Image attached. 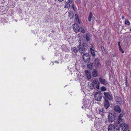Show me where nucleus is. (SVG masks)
Returning a JSON list of instances; mask_svg holds the SVG:
<instances>
[{"label": "nucleus", "instance_id": "f257e3e1", "mask_svg": "<svg viewBox=\"0 0 131 131\" xmlns=\"http://www.w3.org/2000/svg\"><path fill=\"white\" fill-rule=\"evenodd\" d=\"M78 46L79 47L78 48V50L79 52L81 54L85 53V52L87 50V44L84 42L82 43V44L81 43H80Z\"/></svg>", "mask_w": 131, "mask_h": 131}, {"label": "nucleus", "instance_id": "f03ea898", "mask_svg": "<svg viewBox=\"0 0 131 131\" xmlns=\"http://www.w3.org/2000/svg\"><path fill=\"white\" fill-rule=\"evenodd\" d=\"M103 94L104 96H103V97L105 100L111 101L113 100V97L110 92H105Z\"/></svg>", "mask_w": 131, "mask_h": 131}, {"label": "nucleus", "instance_id": "7ed1b4c3", "mask_svg": "<svg viewBox=\"0 0 131 131\" xmlns=\"http://www.w3.org/2000/svg\"><path fill=\"white\" fill-rule=\"evenodd\" d=\"M113 110L114 114L116 116H118L119 113L121 112V111L120 107L118 105L115 106L114 107Z\"/></svg>", "mask_w": 131, "mask_h": 131}, {"label": "nucleus", "instance_id": "20e7f679", "mask_svg": "<svg viewBox=\"0 0 131 131\" xmlns=\"http://www.w3.org/2000/svg\"><path fill=\"white\" fill-rule=\"evenodd\" d=\"M82 57L85 62H88L90 61V56L88 53H84Z\"/></svg>", "mask_w": 131, "mask_h": 131}, {"label": "nucleus", "instance_id": "39448f33", "mask_svg": "<svg viewBox=\"0 0 131 131\" xmlns=\"http://www.w3.org/2000/svg\"><path fill=\"white\" fill-rule=\"evenodd\" d=\"M94 96L95 100L98 101H100L102 98V94L100 92H96Z\"/></svg>", "mask_w": 131, "mask_h": 131}, {"label": "nucleus", "instance_id": "423d86ee", "mask_svg": "<svg viewBox=\"0 0 131 131\" xmlns=\"http://www.w3.org/2000/svg\"><path fill=\"white\" fill-rule=\"evenodd\" d=\"M92 84L95 86V88L99 90V88L100 83L97 78L95 79L92 82Z\"/></svg>", "mask_w": 131, "mask_h": 131}, {"label": "nucleus", "instance_id": "0eeeda50", "mask_svg": "<svg viewBox=\"0 0 131 131\" xmlns=\"http://www.w3.org/2000/svg\"><path fill=\"white\" fill-rule=\"evenodd\" d=\"M108 121L111 122H113L115 119V117L114 114L112 113H109L108 115Z\"/></svg>", "mask_w": 131, "mask_h": 131}, {"label": "nucleus", "instance_id": "6e6552de", "mask_svg": "<svg viewBox=\"0 0 131 131\" xmlns=\"http://www.w3.org/2000/svg\"><path fill=\"white\" fill-rule=\"evenodd\" d=\"M94 66L96 68H100L101 64L99 62V59L98 58H95L94 60Z\"/></svg>", "mask_w": 131, "mask_h": 131}, {"label": "nucleus", "instance_id": "1a4fd4ad", "mask_svg": "<svg viewBox=\"0 0 131 131\" xmlns=\"http://www.w3.org/2000/svg\"><path fill=\"white\" fill-rule=\"evenodd\" d=\"M73 28L75 32H78L80 30V28L78 25L77 24H74L73 25Z\"/></svg>", "mask_w": 131, "mask_h": 131}, {"label": "nucleus", "instance_id": "9d476101", "mask_svg": "<svg viewBox=\"0 0 131 131\" xmlns=\"http://www.w3.org/2000/svg\"><path fill=\"white\" fill-rule=\"evenodd\" d=\"M122 127V129L124 131H126L128 129V125L124 123H122V124L120 125Z\"/></svg>", "mask_w": 131, "mask_h": 131}, {"label": "nucleus", "instance_id": "9b49d317", "mask_svg": "<svg viewBox=\"0 0 131 131\" xmlns=\"http://www.w3.org/2000/svg\"><path fill=\"white\" fill-rule=\"evenodd\" d=\"M99 80L101 83L105 85H106L108 84V82L105 79H103L102 78H99Z\"/></svg>", "mask_w": 131, "mask_h": 131}, {"label": "nucleus", "instance_id": "f8f14e48", "mask_svg": "<svg viewBox=\"0 0 131 131\" xmlns=\"http://www.w3.org/2000/svg\"><path fill=\"white\" fill-rule=\"evenodd\" d=\"M105 101L104 103V106L106 108L107 111L108 110V108L110 106V103L108 100H105Z\"/></svg>", "mask_w": 131, "mask_h": 131}, {"label": "nucleus", "instance_id": "ddd939ff", "mask_svg": "<svg viewBox=\"0 0 131 131\" xmlns=\"http://www.w3.org/2000/svg\"><path fill=\"white\" fill-rule=\"evenodd\" d=\"M123 116V114L122 113H120L119 115L117 118V121L118 124H120L123 122V119H122Z\"/></svg>", "mask_w": 131, "mask_h": 131}, {"label": "nucleus", "instance_id": "4468645a", "mask_svg": "<svg viewBox=\"0 0 131 131\" xmlns=\"http://www.w3.org/2000/svg\"><path fill=\"white\" fill-rule=\"evenodd\" d=\"M115 128L114 125H110L108 127V131H115Z\"/></svg>", "mask_w": 131, "mask_h": 131}, {"label": "nucleus", "instance_id": "2eb2a0df", "mask_svg": "<svg viewBox=\"0 0 131 131\" xmlns=\"http://www.w3.org/2000/svg\"><path fill=\"white\" fill-rule=\"evenodd\" d=\"M61 48L65 52H68L69 51L68 47L65 45H62L61 47Z\"/></svg>", "mask_w": 131, "mask_h": 131}, {"label": "nucleus", "instance_id": "dca6fc26", "mask_svg": "<svg viewBox=\"0 0 131 131\" xmlns=\"http://www.w3.org/2000/svg\"><path fill=\"white\" fill-rule=\"evenodd\" d=\"M98 110L99 111V113L101 115L104 114L107 112L105 111L104 109L103 108H100Z\"/></svg>", "mask_w": 131, "mask_h": 131}, {"label": "nucleus", "instance_id": "f3484780", "mask_svg": "<svg viewBox=\"0 0 131 131\" xmlns=\"http://www.w3.org/2000/svg\"><path fill=\"white\" fill-rule=\"evenodd\" d=\"M85 73L86 74V77L88 79H90L91 78V75L90 72L88 70H86Z\"/></svg>", "mask_w": 131, "mask_h": 131}, {"label": "nucleus", "instance_id": "a211bd4d", "mask_svg": "<svg viewBox=\"0 0 131 131\" xmlns=\"http://www.w3.org/2000/svg\"><path fill=\"white\" fill-rule=\"evenodd\" d=\"M93 76L94 77H96L98 75L97 71L95 69H94L93 70L92 72Z\"/></svg>", "mask_w": 131, "mask_h": 131}, {"label": "nucleus", "instance_id": "6ab92c4d", "mask_svg": "<svg viewBox=\"0 0 131 131\" xmlns=\"http://www.w3.org/2000/svg\"><path fill=\"white\" fill-rule=\"evenodd\" d=\"M90 50L91 54L93 57H95V53L94 50L92 48H90Z\"/></svg>", "mask_w": 131, "mask_h": 131}, {"label": "nucleus", "instance_id": "aec40b11", "mask_svg": "<svg viewBox=\"0 0 131 131\" xmlns=\"http://www.w3.org/2000/svg\"><path fill=\"white\" fill-rule=\"evenodd\" d=\"M90 36L88 33L86 34L85 36V38L87 41H89L90 40Z\"/></svg>", "mask_w": 131, "mask_h": 131}, {"label": "nucleus", "instance_id": "412c9836", "mask_svg": "<svg viewBox=\"0 0 131 131\" xmlns=\"http://www.w3.org/2000/svg\"><path fill=\"white\" fill-rule=\"evenodd\" d=\"M93 66L92 63H90L87 65V67L90 69H92L93 68Z\"/></svg>", "mask_w": 131, "mask_h": 131}, {"label": "nucleus", "instance_id": "4be33fe9", "mask_svg": "<svg viewBox=\"0 0 131 131\" xmlns=\"http://www.w3.org/2000/svg\"><path fill=\"white\" fill-rule=\"evenodd\" d=\"M75 20H76V21H77V23L78 24H80V22L79 21V19L78 18V15L77 14H75Z\"/></svg>", "mask_w": 131, "mask_h": 131}, {"label": "nucleus", "instance_id": "5701e85b", "mask_svg": "<svg viewBox=\"0 0 131 131\" xmlns=\"http://www.w3.org/2000/svg\"><path fill=\"white\" fill-rule=\"evenodd\" d=\"M93 16L92 13L91 12H90L88 18V20L89 21H91V18Z\"/></svg>", "mask_w": 131, "mask_h": 131}, {"label": "nucleus", "instance_id": "b1692460", "mask_svg": "<svg viewBox=\"0 0 131 131\" xmlns=\"http://www.w3.org/2000/svg\"><path fill=\"white\" fill-rule=\"evenodd\" d=\"M116 100L117 102H122V101L121 100V97H117L116 98Z\"/></svg>", "mask_w": 131, "mask_h": 131}, {"label": "nucleus", "instance_id": "393cba45", "mask_svg": "<svg viewBox=\"0 0 131 131\" xmlns=\"http://www.w3.org/2000/svg\"><path fill=\"white\" fill-rule=\"evenodd\" d=\"M66 4L64 6V8H69L70 7V4L69 2H66Z\"/></svg>", "mask_w": 131, "mask_h": 131}, {"label": "nucleus", "instance_id": "a878e982", "mask_svg": "<svg viewBox=\"0 0 131 131\" xmlns=\"http://www.w3.org/2000/svg\"><path fill=\"white\" fill-rule=\"evenodd\" d=\"M72 50L74 52H78V50L76 47H74L72 48Z\"/></svg>", "mask_w": 131, "mask_h": 131}, {"label": "nucleus", "instance_id": "bb28decb", "mask_svg": "<svg viewBox=\"0 0 131 131\" xmlns=\"http://www.w3.org/2000/svg\"><path fill=\"white\" fill-rule=\"evenodd\" d=\"M101 90L102 91H104L106 90V88L104 86H102L101 88Z\"/></svg>", "mask_w": 131, "mask_h": 131}, {"label": "nucleus", "instance_id": "cd10ccee", "mask_svg": "<svg viewBox=\"0 0 131 131\" xmlns=\"http://www.w3.org/2000/svg\"><path fill=\"white\" fill-rule=\"evenodd\" d=\"M125 24L127 25H129L130 24V23L128 20H126L125 21Z\"/></svg>", "mask_w": 131, "mask_h": 131}, {"label": "nucleus", "instance_id": "c85d7f7f", "mask_svg": "<svg viewBox=\"0 0 131 131\" xmlns=\"http://www.w3.org/2000/svg\"><path fill=\"white\" fill-rule=\"evenodd\" d=\"M90 88L91 90H93L94 89H95V87L92 84H91V85L90 86Z\"/></svg>", "mask_w": 131, "mask_h": 131}, {"label": "nucleus", "instance_id": "c756f323", "mask_svg": "<svg viewBox=\"0 0 131 131\" xmlns=\"http://www.w3.org/2000/svg\"><path fill=\"white\" fill-rule=\"evenodd\" d=\"M125 85L126 86V87H128V82H127V78H126L125 80Z\"/></svg>", "mask_w": 131, "mask_h": 131}, {"label": "nucleus", "instance_id": "7c9ffc66", "mask_svg": "<svg viewBox=\"0 0 131 131\" xmlns=\"http://www.w3.org/2000/svg\"><path fill=\"white\" fill-rule=\"evenodd\" d=\"M101 49L103 53L105 52V49L104 47L102 46L101 47Z\"/></svg>", "mask_w": 131, "mask_h": 131}, {"label": "nucleus", "instance_id": "2f4dec72", "mask_svg": "<svg viewBox=\"0 0 131 131\" xmlns=\"http://www.w3.org/2000/svg\"><path fill=\"white\" fill-rule=\"evenodd\" d=\"M119 51L122 53H124V50L122 49L121 47L119 48Z\"/></svg>", "mask_w": 131, "mask_h": 131}, {"label": "nucleus", "instance_id": "473e14b6", "mask_svg": "<svg viewBox=\"0 0 131 131\" xmlns=\"http://www.w3.org/2000/svg\"><path fill=\"white\" fill-rule=\"evenodd\" d=\"M69 16L70 19H72L74 17L73 15H71L70 14H69Z\"/></svg>", "mask_w": 131, "mask_h": 131}, {"label": "nucleus", "instance_id": "72a5a7b5", "mask_svg": "<svg viewBox=\"0 0 131 131\" xmlns=\"http://www.w3.org/2000/svg\"><path fill=\"white\" fill-rule=\"evenodd\" d=\"M81 32L83 34H84L85 32V31L83 29H82L81 30Z\"/></svg>", "mask_w": 131, "mask_h": 131}, {"label": "nucleus", "instance_id": "f704fd0d", "mask_svg": "<svg viewBox=\"0 0 131 131\" xmlns=\"http://www.w3.org/2000/svg\"><path fill=\"white\" fill-rule=\"evenodd\" d=\"M118 47H118L119 48L121 47V45H120V42H118Z\"/></svg>", "mask_w": 131, "mask_h": 131}, {"label": "nucleus", "instance_id": "c9c22d12", "mask_svg": "<svg viewBox=\"0 0 131 131\" xmlns=\"http://www.w3.org/2000/svg\"><path fill=\"white\" fill-rule=\"evenodd\" d=\"M72 8L74 10V4L73 3L72 5Z\"/></svg>", "mask_w": 131, "mask_h": 131}, {"label": "nucleus", "instance_id": "e433bc0d", "mask_svg": "<svg viewBox=\"0 0 131 131\" xmlns=\"http://www.w3.org/2000/svg\"><path fill=\"white\" fill-rule=\"evenodd\" d=\"M68 2H69V3H70V4H72V2L73 3V1H72V0L71 1H69Z\"/></svg>", "mask_w": 131, "mask_h": 131}, {"label": "nucleus", "instance_id": "4c0bfd02", "mask_svg": "<svg viewBox=\"0 0 131 131\" xmlns=\"http://www.w3.org/2000/svg\"><path fill=\"white\" fill-rule=\"evenodd\" d=\"M79 3H80L81 2V1L80 0H76Z\"/></svg>", "mask_w": 131, "mask_h": 131}, {"label": "nucleus", "instance_id": "58836bf2", "mask_svg": "<svg viewBox=\"0 0 131 131\" xmlns=\"http://www.w3.org/2000/svg\"><path fill=\"white\" fill-rule=\"evenodd\" d=\"M124 18H125V17H124V16H123L122 17V19H124Z\"/></svg>", "mask_w": 131, "mask_h": 131}, {"label": "nucleus", "instance_id": "ea45409f", "mask_svg": "<svg viewBox=\"0 0 131 131\" xmlns=\"http://www.w3.org/2000/svg\"><path fill=\"white\" fill-rule=\"evenodd\" d=\"M58 1L60 2H61L63 1L64 0H58Z\"/></svg>", "mask_w": 131, "mask_h": 131}, {"label": "nucleus", "instance_id": "a19ab883", "mask_svg": "<svg viewBox=\"0 0 131 131\" xmlns=\"http://www.w3.org/2000/svg\"><path fill=\"white\" fill-rule=\"evenodd\" d=\"M54 62H55L57 63H59V62H58L57 61H54Z\"/></svg>", "mask_w": 131, "mask_h": 131}, {"label": "nucleus", "instance_id": "79ce46f5", "mask_svg": "<svg viewBox=\"0 0 131 131\" xmlns=\"http://www.w3.org/2000/svg\"><path fill=\"white\" fill-rule=\"evenodd\" d=\"M119 128H120L118 127V129H116V130H118L119 129Z\"/></svg>", "mask_w": 131, "mask_h": 131}, {"label": "nucleus", "instance_id": "37998d69", "mask_svg": "<svg viewBox=\"0 0 131 131\" xmlns=\"http://www.w3.org/2000/svg\"><path fill=\"white\" fill-rule=\"evenodd\" d=\"M68 0L69 2V1H72V0Z\"/></svg>", "mask_w": 131, "mask_h": 131}, {"label": "nucleus", "instance_id": "c03bdc74", "mask_svg": "<svg viewBox=\"0 0 131 131\" xmlns=\"http://www.w3.org/2000/svg\"><path fill=\"white\" fill-rule=\"evenodd\" d=\"M82 108H83V106H82Z\"/></svg>", "mask_w": 131, "mask_h": 131}, {"label": "nucleus", "instance_id": "a18cd8bd", "mask_svg": "<svg viewBox=\"0 0 131 131\" xmlns=\"http://www.w3.org/2000/svg\"><path fill=\"white\" fill-rule=\"evenodd\" d=\"M130 30L131 31V28H130Z\"/></svg>", "mask_w": 131, "mask_h": 131}]
</instances>
